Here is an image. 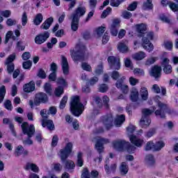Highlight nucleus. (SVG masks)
Masks as SVG:
<instances>
[{
  "label": "nucleus",
  "instance_id": "nucleus-60",
  "mask_svg": "<svg viewBox=\"0 0 178 178\" xmlns=\"http://www.w3.org/2000/svg\"><path fill=\"white\" fill-rule=\"evenodd\" d=\"M32 65L33 62H31V60H27L23 63L22 66L24 69H30Z\"/></svg>",
  "mask_w": 178,
  "mask_h": 178
},
{
  "label": "nucleus",
  "instance_id": "nucleus-48",
  "mask_svg": "<svg viewBox=\"0 0 178 178\" xmlns=\"http://www.w3.org/2000/svg\"><path fill=\"white\" fill-rule=\"evenodd\" d=\"M81 178H92L88 169L84 168L82 170Z\"/></svg>",
  "mask_w": 178,
  "mask_h": 178
},
{
  "label": "nucleus",
  "instance_id": "nucleus-62",
  "mask_svg": "<svg viewBox=\"0 0 178 178\" xmlns=\"http://www.w3.org/2000/svg\"><path fill=\"white\" fill-rule=\"evenodd\" d=\"M25 49H26V47L23 45V42L22 41L17 42V49H18L19 51H24Z\"/></svg>",
  "mask_w": 178,
  "mask_h": 178
},
{
  "label": "nucleus",
  "instance_id": "nucleus-2",
  "mask_svg": "<svg viewBox=\"0 0 178 178\" xmlns=\"http://www.w3.org/2000/svg\"><path fill=\"white\" fill-rule=\"evenodd\" d=\"M73 149V144L68 143L65 145L64 149L60 150V157L63 163H65L66 169H74V162L72 160H67L69 158V155L72 154Z\"/></svg>",
  "mask_w": 178,
  "mask_h": 178
},
{
  "label": "nucleus",
  "instance_id": "nucleus-23",
  "mask_svg": "<svg viewBox=\"0 0 178 178\" xmlns=\"http://www.w3.org/2000/svg\"><path fill=\"white\" fill-rule=\"evenodd\" d=\"M24 92H32L35 90V83L34 81H31L29 83H26L23 86Z\"/></svg>",
  "mask_w": 178,
  "mask_h": 178
},
{
  "label": "nucleus",
  "instance_id": "nucleus-38",
  "mask_svg": "<svg viewBox=\"0 0 178 178\" xmlns=\"http://www.w3.org/2000/svg\"><path fill=\"white\" fill-rule=\"evenodd\" d=\"M6 95V88L5 86H2L0 88V104L3 102V99L5 98V95Z\"/></svg>",
  "mask_w": 178,
  "mask_h": 178
},
{
  "label": "nucleus",
  "instance_id": "nucleus-31",
  "mask_svg": "<svg viewBox=\"0 0 178 178\" xmlns=\"http://www.w3.org/2000/svg\"><path fill=\"white\" fill-rule=\"evenodd\" d=\"M120 171L121 175H127V172H129V166L127 165V163L122 162L121 163V165L120 167Z\"/></svg>",
  "mask_w": 178,
  "mask_h": 178
},
{
  "label": "nucleus",
  "instance_id": "nucleus-32",
  "mask_svg": "<svg viewBox=\"0 0 178 178\" xmlns=\"http://www.w3.org/2000/svg\"><path fill=\"white\" fill-rule=\"evenodd\" d=\"M130 97L132 102H137L138 101V90L137 89H133L131 92Z\"/></svg>",
  "mask_w": 178,
  "mask_h": 178
},
{
  "label": "nucleus",
  "instance_id": "nucleus-50",
  "mask_svg": "<svg viewBox=\"0 0 178 178\" xmlns=\"http://www.w3.org/2000/svg\"><path fill=\"white\" fill-rule=\"evenodd\" d=\"M67 102V96H64L61 102L60 103V109H64L65 106H66V103Z\"/></svg>",
  "mask_w": 178,
  "mask_h": 178
},
{
  "label": "nucleus",
  "instance_id": "nucleus-29",
  "mask_svg": "<svg viewBox=\"0 0 178 178\" xmlns=\"http://www.w3.org/2000/svg\"><path fill=\"white\" fill-rule=\"evenodd\" d=\"M145 56H147V55L144 51H139L132 55V58L135 59V60H143Z\"/></svg>",
  "mask_w": 178,
  "mask_h": 178
},
{
  "label": "nucleus",
  "instance_id": "nucleus-59",
  "mask_svg": "<svg viewBox=\"0 0 178 178\" xmlns=\"http://www.w3.org/2000/svg\"><path fill=\"white\" fill-rule=\"evenodd\" d=\"M17 23V22L16 21V19H13L12 18H9L6 21V24L9 26H15Z\"/></svg>",
  "mask_w": 178,
  "mask_h": 178
},
{
  "label": "nucleus",
  "instance_id": "nucleus-44",
  "mask_svg": "<svg viewBox=\"0 0 178 178\" xmlns=\"http://www.w3.org/2000/svg\"><path fill=\"white\" fill-rule=\"evenodd\" d=\"M44 88L47 94H49V95H51V94H52V86H51V83H46L44 84Z\"/></svg>",
  "mask_w": 178,
  "mask_h": 178
},
{
  "label": "nucleus",
  "instance_id": "nucleus-19",
  "mask_svg": "<svg viewBox=\"0 0 178 178\" xmlns=\"http://www.w3.org/2000/svg\"><path fill=\"white\" fill-rule=\"evenodd\" d=\"M161 66L163 67V72L165 74H170L172 73V65H169V59L164 58Z\"/></svg>",
  "mask_w": 178,
  "mask_h": 178
},
{
  "label": "nucleus",
  "instance_id": "nucleus-42",
  "mask_svg": "<svg viewBox=\"0 0 178 178\" xmlns=\"http://www.w3.org/2000/svg\"><path fill=\"white\" fill-rule=\"evenodd\" d=\"M154 144L152 140H150L146 143V145L145 147V151H151V149H153L154 151Z\"/></svg>",
  "mask_w": 178,
  "mask_h": 178
},
{
  "label": "nucleus",
  "instance_id": "nucleus-30",
  "mask_svg": "<svg viewBox=\"0 0 178 178\" xmlns=\"http://www.w3.org/2000/svg\"><path fill=\"white\" fill-rule=\"evenodd\" d=\"M140 95L144 101H147L148 99V89L145 87H142L140 90Z\"/></svg>",
  "mask_w": 178,
  "mask_h": 178
},
{
  "label": "nucleus",
  "instance_id": "nucleus-36",
  "mask_svg": "<svg viewBox=\"0 0 178 178\" xmlns=\"http://www.w3.org/2000/svg\"><path fill=\"white\" fill-rule=\"evenodd\" d=\"M84 161L83 160V153L79 152L77 154L76 166L81 168L83 166Z\"/></svg>",
  "mask_w": 178,
  "mask_h": 178
},
{
  "label": "nucleus",
  "instance_id": "nucleus-37",
  "mask_svg": "<svg viewBox=\"0 0 178 178\" xmlns=\"http://www.w3.org/2000/svg\"><path fill=\"white\" fill-rule=\"evenodd\" d=\"M33 23L35 26H40V24L42 23V14H37L33 20Z\"/></svg>",
  "mask_w": 178,
  "mask_h": 178
},
{
  "label": "nucleus",
  "instance_id": "nucleus-58",
  "mask_svg": "<svg viewBox=\"0 0 178 178\" xmlns=\"http://www.w3.org/2000/svg\"><path fill=\"white\" fill-rule=\"evenodd\" d=\"M164 47L165 48H166V49H168L169 51H170V49L173 48V43L169 40H167L164 42Z\"/></svg>",
  "mask_w": 178,
  "mask_h": 178
},
{
  "label": "nucleus",
  "instance_id": "nucleus-52",
  "mask_svg": "<svg viewBox=\"0 0 178 178\" xmlns=\"http://www.w3.org/2000/svg\"><path fill=\"white\" fill-rule=\"evenodd\" d=\"M28 19H27V13L24 12L22 15V26H26L27 24V22H28Z\"/></svg>",
  "mask_w": 178,
  "mask_h": 178
},
{
  "label": "nucleus",
  "instance_id": "nucleus-7",
  "mask_svg": "<svg viewBox=\"0 0 178 178\" xmlns=\"http://www.w3.org/2000/svg\"><path fill=\"white\" fill-rule=\"evenodd\" d=\"M15 59H16V54L15 53L8 56L6 59L4 65L6 66V70L8 74H12V72H15V63H13Z\"/></svg>",
  "mask_w": 178,
  "mask_h": 178
},
{
  "label": "nucleus",
  "instance_id": "nucleus-4",
  "mask_svg": "<svg viewBox=\"0 0 178 178\" xmlns=\"http://www.w3.org/2000/svg\"><path fill=\"white\" fill-rule=\"evenodd\" d=\"M70 111L74 116H80L84 111V105L80 102V97L79 96H75L72 98Z\"/></svg>",
  "mask_w": 178,
  "mask_h": 178
},
{
  "label": "nucleus",
  "instance_id": "nucleus-41",
  "mask_svg": "<svg viewBox=\"0 0 178 178\" xmlns=\"http://www.w3.org/2000/svg\"><path fill=\"white\" fill-rule=\"evenodd\" d=\"M154 8V6L152 4V0H147V2H145L143 6V8L145 10H147V9L151 10Z\"/></svg>",
  "mask_w": 178,
  "mask_h": 178
},
{
  "label": "nucleus",
  "instance_id": "nucleus-45",
  "mask_svg": "<svg viewBox=\"0 0 178 178\" xmlns=\"http://www.w3.org/2000/svg\"><path fill=\"white\" fill-rule=\"evenodd\" d=\"M23 151H24V148L23 147V146L19 145L15 149V156H20V155L23 154Z\"/></svg>",
  "mask_w": 178,
  "mask_h": 178
},
{
  "label": "nucleus",
  "instance_id": "nucleus-24",
  "mask_svg": "<svg viewBox=\"0 0 178 178\" xmlns=\"http://www.w3.org/2000/svg\"><path fill=\"white\" fill-rule=\"evenodd\" d=\"M126 120L124 115H117L115 120V124L117 127H120L123 122Z\"/></svg>",
  "mask_w": 178,
  "mask_h": 178
},
{
  "label": "nucleus",
  "instance_id": "nucleus-63",
  "mask_svg": "<svg viewBox=\"0 0 178 178\" xmlns=\"http://www.w3.org/2000/svg\"><path fill=\"white\" fill-rule=\"evenodd\" d=\"M136 9H137V2L136 1L131 3L127 8V10L131 11L136 10Z\"/></svg>",
  "mask_w": 178,
  "mask_h": 178
},
{
  "label": "nucleus",
  "instance_id": "nucleus-35",
  "mask_svg": "<svg viewBox=\"0 0 178 178\" xmlns=\"http://www.w3.org/2000/svg\"><path fill=\"white\" fill-rule=\"evenodd\" d=\"M26 168L31 169V170H32V172H34L35 173H38V172H40V168H38V166H37V165L34 163H27Z\"/></svg>",
  "mask_w": 178,
  "mask_h": 178
},
{
  "label": "nucleus",
  "instance_id": "nucleus-16",
  "mask_svg": "<svg viewBox=\"0 0 178 178\" xmlns=\"http://www.w3.org/2000/svg\"><path fill=\"white\" fill-rule=\"evenodd\" d=\"M120 26V19H115L113 21V24H111L110 31L111 35L113 37H116L118 35V30H119V27Z\"/></svg>",
  "mask_w": 178,
  "mask_h": 178
},
{
  "label": "nucleus",
  "instance_id": "nucleus-39",
  "mask_svg": "<svg viewBox=\"0 0 178 178\" xmlns=\"http://www.w3.org/2000/svg\"><path fill=\"white\" fill-rule=\"evenodd\" d=\"M145 161L149 166L155 163V159L152 154H148L146 156Z\"/></svg>",
  "mask_w": 178,
  "mask_h": 178
},
{
  "label": "nucleus",
  "instance_id": "nucleus-51",
  "mask_svg": "<svg viewBox=\"0 0 178 178\" xmlns=\"http://www.w3.org/2000/svg\"><path fill=\"white\" fill-rule=\"evenodd\" d=\"M125 151H127L129 154H133L136 151V147L130 145V143L128 142V146L125 148Z\"/></svg>",
  "mask_w": 178,
  "mask_h": 178
},
{
  "label": "nucleus",
  "instance_id": "nucleus-9",
  "mask_svg": "<svg viewBox=\"0 0 178 178\" xmlns=\"http://www.w3.org/2000/svg\"><path fill=\"white\" fill-rule=\"evenodd\" d=\"M100 122L107 130H110L113 126V116L112 114L104 115L100 118Z\"/></svg>",
  "mask_w": 178,
  "mask_h": 178
},
{
  "label": "nucleus",
  "instance_id": "nucleus-12",
  "mask_svg": "<svg viewBox=\"0 0 178 178\" xmlns=\"http://www.w3.org/2000/svg\"><path fill=\"white\" fill-rule=\"evenodd\" d=\"M108 62L111 69H114L115 70H119L120 69V60L119 58L115 56H109L108 58Z\"/></svg>",
  "mask_w": 178,
  "mask_h": 178
},
{
  "label": "nucleus",
  "instance_id": "nucleus-3",
  "mask_svg": "<svg viewBox=\"0 0 178 178\" xmlns=\"http://www.w3.org/2000/svg\"><path fill=\"white\" fill-rule=\"evenodd\" d=\"M22 133L26 134L28 138L23 140V144L24 145H33V140H31V137L34 136V133H35V127L34 124H29V122H24L21 125Z\"/></svg>",
  "mask_w": 178,
  "mask_h": 178
},
{
  "label": "nucleus",
  "instance_id": "nucleus-13",
  "mask_svg": "<svg viewBox=\"0 0 178 178\" xmlns=\"http://www.w3.org/2000/svg\"><path fill=\"white\" fill-rule=\"evenodd\" d=\"M45 102H48V96H47V94L40 92L35 95L34 104L36 106H38L41 103L45 104Z\"/></svg>",
  "mask_w": 178,
  "mask_h": 178
},
{
  "label": "nucleus",
  "instance_id": "nucleus-11",
  "mask_svg": "<svg viewBox=\"0 0 178 178\" xmlns=\"http://www.w3.org/2000/svg\"><path fill=\"white\" fill-rule=\"evenodd\" d=\"M84 54H86V46H81L79 50L72 54V57L74 60L83 61L85 59Z\"/></svg>",
  "mask_w": 178,
  "mask_h": 178
},
{
  "label": "nucleus",
  "instance_id": "nucleus-20",
  "mask_svg": "<svg viewBox=\"0 0 178 178\" xmlns=\"http://www.w3.org/2000/svg\"><path fill=\"white\" fill-rule=\"evenodd\" d=\"M41 122L42 127H47V129L50 131L55 130V125L54 124V121L51 120L42 119Z\"/></svg>",
  "mask_w": 178,
  "mask_h": 178
},
{
  "label": "nucleus",
  "instance_id": "nucleus-46",
  "mask_svg": "<svg viewBox=\"0 0 178 178\" xmlns=\"http://www.w3.org/2000/svg\"><path fill=\"white\" fill-rule=\"evenodd\" d=\"M156 60H158V57H151L146 60L145 65L147 66H151V65H154V63L156 62Z\"/></svg>",
  "mask_w": 178,
  "mask_h": 178
},
{
  "label": "nucleus",
  "instance_id": "nucleus-14",
  "mask_svg": "<svg viewBox=\"0 0 178 178\" xmlns=\"http://www.w3.org/2000/svg\"><path fill=\"white\" fill-rule=\"evenodd\" d=\"M49 35L50 34L48 31H44V33L38 35L35 38V44H38V45L44 44V42H45V41H47L49 38Z\"/></svg>",
  "mask_w": 178,
  "mask_h": 178
},
{
  "label": "nucleus",
  "instance_id": "nucleus-54",
  "mask_svg": "<svg viewBox=\"0 0 178 178\" xmlns=\"http://www.w3.org/2000/svg\"><path fill=\"white\" fill-rule=\"evenodd\" d=\"M108 87L106 84H101L99 86V92H106L108 90Z\"/></svg>",
  "mask_w": 178,
  "mask_h": 178
},
{
  "label": "nucleus",
  "instance_id": "nucleus-28",
  "mask_svg": "<svg viewBox=\"0 0 178 178\" xmlns=\"http://www.w3.org/2000/svg\"><path fill=\"white\" fill-rule=\"evenodd\" d=\"M151 124V120L149 118L142 117L140 121V125L143 128L148 127Z\"/></svg>",
  "mask_w": 178,
  "mask_h": 178
},
{
  "label": "nucleus",
  "instance_id": "nucleus-56",
  "mask_svg": "<svg viewBox=\"0 0 178 178\" xmlns=\"http://www.w3.org/2000/svg\"><path fill=\"white\" fill-rule=\"evenodd\" d=\"M122 16L124 19H130L133 14L127 10H124L122 12Z\"/></svg>",
  "mask_w": 178,
  "mask_h": 178
},
{
  "label": "nucleus",
  "instance_id": "nucleus-27",
  "mask_svg": "<svg viewBox=\"0 0 178 178\" xmlns=\"http://www.w3.org/2000/svg\"><path fill=\"white\" fill-rule=\"evenodd\" d=\"M3 124H9L10 129L11 130L13 136H16V132L15 131V125L12 123V120L9 118H3Z\"/></svg>",
  "mask_w": 178,
  "mask_h": 178
},
{
  "label": "nucleus",
  "instance_id": "nucleus-18",
  "mask_svg": "<svg viewBox=\"0 0 178 178\" xmlns=\"http://www.w3.org/2000/svg\"><path fill=\"white\" fill-rule=\"evenodd\" d=\"M129 140L132 144L136 145V147H142L143 144H144V140L139 138L134 135H131L129 136Z\"/></svg>",
  "mask_w": 178,
  "mask_h": 178
},
{
  "label": "nucleus",
  "instance_id": "nucleus-34",
  "mask_svg": "<svg viewBox=\"0 0 178 178\" xmlns=\"http://www.w3.org/2000/svg\"><path fill=\"white\" fill-rule=\"evenodd\" d=\"M155 108H153L152 110H149V108H143L142 110V118H148L149 115H152V113H154V112H155Z\"/></svg>",
  "mask_w": 178,
  "mask_h": 178
},
{
  "label": "nucleus",
  "instance_id": "nucleus-15",
  "mask_svg": "<svg viewBox=\"0 0 178 178\" xmlns=\"http://www.w3.org/2000/svg\"><path fill=\"white\" fill-rule=\"evenodd\" d=\"M124 80H126V76H122L117 81L115 87H117V88H120L122 91L123 94H127L129 92V86L123 84Z\"/></svg>",
  "mask_w": 178,
  "mask_h": 178
},
{
  "label": "nucleus",
  "instance_id": "nucleus-5",
  "mask_svg": "<svg viewBox=\"0 0 178 178\" xmlns=\"http://www.w3.org/2000/svg\"><path fill=\"white\" fill-rule=\"evenodd\" d=\"M159 98L161 97L157 96L155 99L159 108L155 111L154 113L156 116H160L161 119H165L166 113H168V115H172V113H173V110L170 109L168 104H165L156 100L159 99Z\"/></svg>",
  "mask_w": 178,
  "mask_h": 178
},
{
  "label": "nucleus",
  "instance_id": "nucleus-53",
  "mask_svg": "<svg viewBox=\"0 0 178 178\" xmlns=\"http://www.w3.org/2000/svg\"><path fill=\"white\" fill-rule=\"evenodd\" d=\"M4 106L6 109H8V111H12V109H13V106H12V102H10V100H6L4 102Z\"/></svg>",
  "mask_w": 178,
  "mask_h": 178
},
{
  "label": "nucleus",
  "instance_id": "nucleus-61",
  "mask_svg": "<svg viewBox=\"0 0 178 178\" xmlns=\"http://www.w3.org/2000/svg\"><path fill=\"white\" fill-rule=\"evenodd\" d=\"M120 77V74L118 71H113L111 73V78L113 80H118Z\"/></svg>",
  "mask_w": 178,
  "mask_h": 178
},
{
  "label": "nucleus",
  "instance_id": "nucleus-25",
  "mask_svg": "<svg viewBox=\"0 0 178 178\" xmlns=\"http://www.w3.org/2000/svg\"><path fill=\"white\" fill-rule=\"evenodd\" d=\"M54 22V18L51 17L44 21V22L40 26V29L42 30H48L51 27V24Z\"/></svg>",
  "mask_w": 178,
  "mask_h": 178
},
{
  "label": "nucleus",
  "instance_id": "nucleus-8",
  "mask_svg": "<svg viewBox=\"0 0 178 178\" xmlns=\"http://www.w3.org/2000/svg\"><path fill=\"white\" fill-rule=\"evenodd\" d=\"M92 141H96L95 149L99 154H102L104 152V144L109 143V139L104 138H95Z\"/></svg>",
  "mask_w": 178,
  "mask_h": 178
},
{
  "label": "nucleus",
  "instance_id": "nucleus-6",
  "mask_svg": "<svg viewBox=\"0 0 178 178\" xmlns=\"http://www.w3.org/2000/svg\"><path fill=\"white\" fill-rule=\"evenodd\" d=\"M152 40H154L153 32H149L146 33L143 38L142 46L144 48V49H145L148 52L154 51V44L149 42V41H152Z\"/></svg>",
  "mask_w": 178,
  "mask_h": 178
},
{
  "label": "nucleus",
  "instance_id": "nucleus-40",
  "mask_svg": "<svg viewBox=\"0 0 178 178\" xmlns=\"http://www.w3.org/2000/svg\"><path fill=\"white\" fill-rule=\"evenodd\" d=\"M165 147V143L162 140L157 141L154 144V151H161V148Z\"/></svg>",
  "mask_w": 178,
  "mask_h": 178
},
{
  "label": "nucleus",
  "instance_id": "nucleus-1",
  "mask_svg": "<svg viewBox=\"0 0 178 178\" xmlns=\"http://www.w3.org/2000/svg\"><path fill=\"white\" fill-rule=\"evenodd\" d=\"M86 12L87 8L84 6H79L74 10L73 13L70 17V19L72 20L71 29L73 31H77L80 17H83Z\"/></svg>",
  "mask_w": 178,
  "mask_h": 178
},
{
  "label": "nucleus",
  "instance_id": "nucleus-55",
  "mask_svg": "<svg viewBox=\"0 0 178 178\" xmlns=\"http://www.w3.org/2000/svg\"><path fill=\"white\" fill-rule=\"evenodd\" d=\"M59 141V138L58 136L54 135L51 140V147H56L58 145V142Z\"/></svg>",
  "mask_w": 178,
  "mask_h": 178
},
{
  "label": "nucleus",
  "instance_id": "nucleus-57",
  "mask_svg": "<svg viewBox=\"0 0 178 178\" xmlns=\"http://www.w3.org/2000/svg\"><path fill=\"white\" fill-rule=\"evenodd\" d=\"M81 67L83 70H86V72H91V65H90L87 63H83L81 65Z\"/></svg>",
  "mask_w": 178,
  "mask_h": 178
},
{
  "label": "nucleus",
  "instance_id": "nucleus-43",
  "mask_svg": "<svg viewBox=\"0 0 178 178\" xmlns=\"http://www.w3.org/2000/svg\"><path fill=\"white\" fill-rule=\"evenodd\" d=\"M124 65L126 67H128V69H130L131 70H133V69H134V66H133V63L131 62V60H130V58L124 59Z\"/></svg>",
  "mask_w": 178,
  "mask_h": 178
},
{
  "label": "nucleus",
  "instance_id": "nucleus-10",
  "mask_svg": "<svg viewBox=\"0 0 178 178\" xmlns=\"http://www.w3.org/2000/svg\"><path fill=\"white\" fill-rule=\"evenodd\" d=\"M113 146L117 151H126V148L129 147V142L124 140L118 139L113 141Z\"/></svg>",
  "mask_w": 178,
  "mask_h": 178
},
{
  "label": "nucleus",
  "instance_id": "nucleus-26",
  "mask_svg": "<svg viewBox=\"0 0 178 178\" xmlns=\"http://www.w3.org/2000/svg\"><path fill=\"white\" fill-rule=\"evenodd\" d=\"M134 29L137 31V33H144L147 31V25L145 24H137L134 26Z\"/></svg>",
  "mask_w": 178,
  "mask_h": 178
},
{
  "label": "nucleus",
  "instance_id": "nucleus-22",
  "mask_svg": "<svg viewBox=\"0 0 178 178\" xmlns=\"http://www.w3.org/2000/svg\"><path fill=\"white\" fill-rule=\"evenodd\" d=\"M61 66L64 74H69V63L67 58L65 56H62Z\"/></svg>",
  "mask_w": 178,
  "mask_h": 178
},
{
  "label": "nucleus",
  "instance_id": "nucleus-47",
  "mask_svg": "<svg viewBox=\"0 0 178 178\" xmlns=\"http://www.w3.org/2000/svg\"><path fill=\"white\" fill-rule=\"evenodd\" d=\"M54 94L56 97H60L62 94H63V87L58 86L56 88Z\"/></svg>",
  "mask_w": 178,
  "mask_h": 178
},
{
  "label": "nucleus",
  "instance_id": "nucleus-21",
  "mask_svg": "<svg viewBox=\"0 0 178 178\" xmlns=\"http://www.w3.org/2000/svg\"><path fill=\"white\" fill-rule=\"evenodd\" d=\"M162 72V68L158 65H156L152 68L150 74L155 79L161 77V72Z\"/></svg>",
  "mask_w": 178,
  "mask_h": 178
},
{
  "label": "nucleus",
  "instance_id": "nucleus-17",
  "mask_svg": "<svg viewBox=\"0 0 178 178\" xmlns=\"http://www.w3.org/2000/svg\"><path fill=\"white\" fill-rule=\"evenodd\" d=\"M175 1L178 3V0ZM161 4L163 5V6H168V5L169 8L172 10V12H178V4H176L171 1H168V0H162Z\"/></svg>",
  "mask_w": 178,
  "mask_h": 178
},
{
  "label": "nucleus",
  "instance_id": "nucleus-33",
  "mask_svg": "<svg viewBox=\"0 0 178 178\" xmlns=\"http://www.w3.org/2000/svg\"><path fill=\"white\" fill-rule=\"evenodd\" d=\"M118 48V51H120V52H122V54H126L127 52H129V47L127 46L126 44L123 42L119 43Z\"/></svg>",
  "mask_w": 178,
  "mask_h": 178
},
{
  "label": "nucleus",
  "instance_id": "nucleus-64",
  "mask_svg": "<svg viewBox=\"0 0 178 178\" xmlns=\"http://www.w3.org/2000/svg\"><path fill=\"white\" fill-rule=\"evenodd\" d=\"M129 83H130L131 86H136V84H138V79H137L133 76H131L129 78Z\"/></svg>",
  "mask_w": 178,
  "mask_h": 178
},
{
  "label": "nucleus",
  "instance_id": "nucleus-49",
  "mask_svg": "<svg viewBox=\"0 0 178 178\" xmlns=\"http://www.w3.org/2000/svg\"><path fill=\"white\" fill-rule=\"evenodd\" d=\"M0 15L3 16V17L8 18L10 17V15H12V12L9 10H2L0 11Z\"/></svg>",
  "mask_w": 178,
  "mask_h": 178
}]
</instances>
